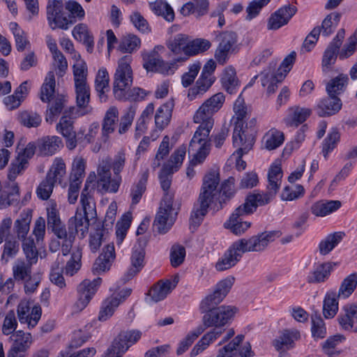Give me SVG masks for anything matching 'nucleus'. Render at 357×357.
<instances>
[{
    "label": "nucleus",
    "mask_w": 357,
    "mask_h": 357,
    "mask_svg": "<svg viewBox=\"0 0 357 357\" xmlns=\"http://www.w3.org/2000/svg\"><path fill=\"white\" fill-rule=\"evenodd\" d=\"M237 312L238 308L231 305L214 306L206 310L202 318L203 324L206 328L213 327L206 333L218 339L225 332L224 326L234 319Z\"/></svg>",
    "instance_id": "nucleus-1"
},
{
    "label": "nucleus",
    "mask_w": 357,
    "mask_h": 357,
    "mask_svg": "<svg viewBox=\"0 0 357 357\" xmlns=\"http://www.w3.org/2000/svg\"><path fill=\"white\" fill-rule=\"evenodd\" d=\"M90 218L76 212L74 217L69 220V229H74L76 233L80 232L82 236L88 231Z\"/></svg>",
    "instance_id": "nucleus-54"
},
{
    "label": "nucleus",
    "mask_w": 357,
    "mask_h": 357,
    "mask_svg": "<svg viewBox=\"0 0 357 357\" xmlns=\"http://www.w3.org/2000/svg\"><path fill=\"white\" fill-rule=\"evenodd\" d=\"M344 36V29H339L336 36L324 52L321 60V66L324 72L329 70L331 66L335 64L338 56V50L342 44Z\"/></svg>",
    "instance_id": "nucleus-12"
},
{
    "label": "nucleus",
    "mask_w": 357,
    "mask_h": 357,
    "mask_svg": "<svg viewBox=\"0 0 357 357\" xmlns=\"http://www.w3.org/2000/svg\"><path fill=\"white\" fill-rule=\"evenodd\" d=\"M296 8L295 6H286L279 8L268 18L267 29L268 30H277L287 24L289 20L295 15Z\"/></svg>",
    "instance_id": "nucleus-18"
},
{
    "label": "nucleus",
    "mask_w": 357,
    "mask_h": 357,
    "mask_svg": "<svg viewBox=\"0 0 357 357\" xmlns=\"http://www.w3.org/2000/svg\"><path fill=\"white\" fill-rule=\"evenodd\" d=\"M338 296L335 291H329L325 296L323 305V314L326 319H331L338 311Z\"/></svg>",
    "instance_id": "nucleus-44"
},
{
    "label": "nucleus",
    "mask_w": 357,
    "mask_h": 357,
    "mask_svg": "<svg viewBox=\"0 0 357 357\" xmlns=\"http://www.w3.org/2000/svg\"><path fill=\"white\" fill-rule=\"evenodd\" d=\"M131 61L132 57L130 56H124L118 62L113 83V93L117 100H123L126 97V91L132 86V70L130 67Z\"/></svg>",
    "instance_id": "nucleus-3"
},
{
    "label": "nucleus",
    "mask_w": 357,
    "mask_h": 357,
    "mask_svg": "<svg viewBox=\"0 0 357 357\" xmlns=\"http://www.w3.org/2000/svg\"><path fill=\"white\" fill-rule=\"evenodd\" d=\"M186 154V146L185 145L180 146L172 154L170 158L166 164L162 167L165 169L169 170V172H177L181 167Z\"/></svg>",
    "instance_id": "nucleus-41"
},
{
    "label": "nucleus",
    "mask_w": 357,
    "mask_h": 357,
    "mask_svg": "<svg viewBox=\"0 0 357 357\" xmlns=\"http://www.w3.org/2000/svg\"><path fill=\"white\" fill-rule=\"evenodd\" d=\"M140 47V38L136 35L128 33L121 38L118 49L123 53L132 54L137 51Z\"/></svg>",
    "instance_id": "nucleus-43"
},
{
    "label": "nucleus",
    "mask_w": 357,
    "mask_h": 357,
    "mask_svg": "<svg viewBox=\"0 0 357 357\" xmlns=\"http://www.w3.org/2000/svg\"><path fill=\"white\" fill-rule=\"evenodd\" d=\"M357 51V29L350 36L346 43L338 50V58L340 60H345L351 57Z\"/></svg>",
    "instance_id": "nucleus-55"
},
{
    "label": "nucleus",
    "mask_w": 357,
    "mask_h": 357,
    "mask_svg": "<svg viewBox=\"0 0 357 357\" xmlns=\"http://www.w3.org/2000/svg\"><path fill=\"white\" fill-rule=\"evenodd\" d=\"M301 337V332L297 328H285L280 331V335L273 340V345L277 351L289 350L295 347L296 342Z\"/></svg>",
    "instance_id": "nucleus-17"
},
{
    "label": "nucleus",
    "mask_w": 357,
    "mask_h": 357,
    "mask_svg": "<svg viewBox=\"0 0 357 357\" xmlns=\"http://www.w3.org/2000/svg\"><path fill=\"white\" fill-rule=\"evenodd\" d=\"M274 198L266 192L264 193H252L247 196L245 202L240 205L245 213H252L258 206H264L271 202Z\"/></svg>",
    "instance_id": "nucleus-27"
},
{
    "label": "nucleus",
    "mask_w": 357,
    "mask_h": 357,
    "mask_svg": "<svg viewBox=\"0 0 357 357\" xmlns=\"http://www.w3.org/2000/svg\"><path fill=\"white\" fill-rule=\"evenodd\" d=\"M241 257V255L237 252V250H236L235 246L232 243L222 257L217 261L215 268L218 271L227 270L234 266Z\"/></svg>",
    "instance_id": "nucleus-32"
},
{
    "label": "nucleus",
    "mask_w": 357,
    "mask_h": 357,
    "mask_svg": "<svg viewBox=\"0 0 357 357\" xmlns=\"http://www.w3.org/2000/svg\"><path fill=\"white\" fill-rule=\"evenodd\" d=\"M211 47V43L205 39L197 38L190 40L188 37V47L186 49V57L193 56L206 51Z\"/></svg>",
    "instance_id": "nucleus-56"
},
{
    "label": "nucleus",
    "mask_w": 357,
    "mask_h": 357,
    "mask_svg": "<svg viewBox=\"0 0 357 357\" xmlns=\"http://www.w3.org/2000/svg\"><path fill=\"white\" fill-rule=\"evenodd\" d=\"M340 17L341 15L336 12L328 14L323 20L321 28H320L322 35L328 36L333 33L340 22Z\"/></svg>",
    "instance_id": "nucleus-58"
},
{
    "label": "nucleus",
    "mask_w": 357,
    "mask_h": 357,
    "mask_svg": "<svg viewBox=\"0 0 357 357\" xmlns=\"http://www.w3.org/2000/svg\"><path fill=\"white\" fill-rule=\"evenodd\" d=\"M220 82L222 88L231 94L236 93L240 86L236 71L231 66L225 68L220 77Z\"/></svg>",
    "instance_id": "nucleus-29"
},
{
    "label": "nucleus",
    "mask_w": 357,
    "mask_h": 357,
    "mask_svg": "<svg viewBox=\"0 0 357 357\" xmlns=\"http://www.w3.org/2000/svg\"><path fill=\"white\" fill-rule=\"evenodd\" d=\"M310 114L311 110L308 108L294 106L288 109L284 121L287 127L296 128L303 123Z\"/></svg>",
    "instance_id": "nucleus-24"
},
{
    "label": "nucleus",
    "mask_w": 357,
    "mask_h": 357,
    "mask_svg": "<svg viewBox=\"0 0 357 357\" xmlns=\"http://www.w3.org/2000/svg\"><path fill=\"white\" fill-rule=\"evenodd\" d=\"M108 139V135H84L79 144L82 148L90 144L91 151L98 153L107 144Z\"/></svg>",
    "instance_id": "nucleus-48"
},
{
    "label": "nucleus",
    "mask_w": 357,
    "mask_h": 357,
    "mask_svg": "<svg viewBox=\"0 0 357 357\" xmlns=\"http://www.w3.org/2000/svg\"><path fill=\"white\" fill-rule=\"evenodd\" d=\"M344 313L338 317V321L342 329L351 331L357 323V305L347 304L343 307Z\"/></svg>",
    "instance_id": "nucleus-30"
},
{
    "label": "nucleus",
    "mask_w": 357,
    "mask_h": 357,
    "mask_svg": "<svg viewBox=\"0 0 357 357\" xmlns=\"http://www.w3.org/2000/svg\"><path fill=\"white\" fill-rule=\"evenodd\" d=\"M188 36L178 33L170 38L166 43L167 48L175 55L184 54L186 56Z\"/></svg>",
    "instance_id": "nucleus-38"
},
{
    "label": "nucleus",
    "mask_w": 357,
    "mask_h": 357,
    "mask_svg": "<svg viewBox=\"0 0 357 357\" xmlns=\"http://www.w3.org/2000/svg\"><path fill=\"white\" fill-rule=\"evenodd\" d=\"M33 264L18 259L13 266V275L15 280L23 281L31 275V267Z\"/></svg>",
    "instance_id": "nucleus-47"
},
{
    "label": "nucleus",
    "mask_w": 357,
    "mask_h": 357,
    "mask_svg": "<svg viewBox=\"0 0 357 357\" xmlns=\"http://www.w3.org/2000/svg\"><path fill=\"white\" fill-rule=\"evenodd\" d=\"M280 236V233L278 231H265L249 238L239 239L234 242L233 245L242 256L245 252L264 250L269 243L273 242Z\"/></svg>",
    "instance_id": "nucleus-4"
},
{
    "label": "nucleus",
    "mask_w": 357,
    "mask_h": 357,
    "mask_svg": "<svg viewBox=\"0 0 357 357\" xmlns=\"http://www.w3.org/2000/svg\"><path fill=\"white\" fill-rule=\"evenodd\" d=\"M148 178L149 170L146 169L142 174L138 182L132 185L130 196L132 199V205H135L139 203L142 195L146 191Z\"/></svg>",
    "instance_id": "nucleus-45"
},
{
    "label": "nucleus",
    "mask_w": 357,
    "mask_h": 357,
    "mask_svg": "<svg viewBox=\"0 0 357 357\" xmlns=\"http://www.w3.org/2000/svg\"><path fill=\"white\" fill-rule=\"evenodd\" d=\"M135 114V109L130 107L119 123V110L116 107H110L104 116L102 130L105 134L118 131L119 134L128 132Z\"/></svg>",
    "instance_id": "nucleus-2"
},
{
    "label": "nucleus",
    "mask_w": 357,
    "mask_h": 357,
    "mask_svg": "<svg viewBox=\"0 0 357 357\" xmlns=\"http://www.w3.org/2000/svg\"><path fill=\"white\" fill-rule=\"evenodd\" d=\"M234 281L235 278L234 277L229 276L218 282L213 293L207 295L201 301L200 310L205 312L220 304L229 292Z\"/></svg>",
    "instance_id": "nucleus-9"
},
{
    "label": "nucleus",
    "mask_w": 357,
    "mask_h": 357,
    "mask_svg": "<svg viewBox=\"0 0 357 357\" xmlns=\"http://www.w3.org/2000/svg\"><path fill=\"white\" fill-rule=\"evenodd\" d=\"M101 282L100 278H97L93 280L85 279L78 285V299L74 305L75 310L81 311L87 306L97 292Z\"/></svg>",
    "instance_id": "nucleus-11"
},
{
    "label": "nucleus",
    "mask_w": 357,
    "mask_h": 357,
    "mask_svg": "<svg viewBox=\"0 0 357 357\" xmlns=\"http://www.w3.org/2000/svg\"><path fill=\"white\" fill-rule=\"evenodd\" d=\"M9 27L15 37L17 50L20 52L24 51L26 46L29 45L25 32L16 22H10Z\"/></svg>",
    "instance_id": "nucleus-61"
},
{
    "label": "nucleus",
    "mask_w": 357,
    "mask_h": 357,
    "mask_svg": "<svg viewBox=\"0 0 357 357\" xmlns=\"http://www.w3.org/2000/svg\"><path fill=\"white\" fill-rule=\"evenodd\" d=\"M63 146L61 139L56 135H47L38 140V151L42 155H52Z\"/></svg>",
    "instance_id": "nucleus-25"
},
{
    "label": "nucleus",
    "mask_w": 357,
    "mask_h": 357,
    "mask_svg": "<svg viewBox=\"0 0 357 357\" xmlns=\"http://www.w3.org/2000/svg\"><path fill=\"white\" fill-rule=\"evenodd\" d=\"M254 135H233L234 146L237 148L235 152L247 153L255 144Z\"/></svg>",
    "instance_id": "nucleus-57"
},
{
    "label": "nucleus",
    "mask_w": 357,
    "mask_h": 357,
    "mask_svg": "<svg viewBox=\"0 0 357 357\" xmlns=\"http://www.w3.org/2000/svg\"><path fill=\"white\" fill-rule=\"evenodd\" d=\"M66 173V164L63 160L61 158H55L46 177L55 183H61Z\"/></svg>",
    "instance_id": "nucleus-50"
},
{
    "label": "nucleus",
    "mask_w": 357,
    "mask_h": 357,
    "mask_svg": "<svg viewBox=\"0 0 357 357\" xmlns=\"http://www.w3.org/2000/svg\"><path fill=\"white\" fill-rule=\"evenodd\" d=\"M17 317L21 324H26L29 328H34L40 319L42 310L38 305L32 308L26 301H22L17 306Z\"/></svg>",
    "instance_id": "nucleus-15"
},
{
    "label": "nucleus",
    "mask_w": 357,
    "mask_h": 357,
    "mask_svg": "<svg viewBox=\"0 0 357 357\" xmlns=\"http://www.w3.org/2000/svg\"><path fill=\"white\" fill-rule=\"evenodd\" d=\"M109 76L106 68H101L98 70L95 79V88L99 97L103 98L106 92L109 89Z\"/></svg>",
    "instance_id": "nucleus-52"
},
{
    "label": "nucleus",
    "mask_w": 357,
    "mask_h": 357,
    "mask_svg": "<svg viewBox=\"0 0 357 357\" xmlns=\"http://www.w3.org/2000/svg\"><path fill=\"white\" fill-rule=\"evenodd\" d=\"M87 67L84 61H78L73 65V77L75 87L88 85L87 77Z\"/></svg>",
    "instance_id": "nucleus-60"
},
{
    "label": "nucleus",
    "mask_w": 357,
    "mask_h": 357,
    "mask_svg": "<svg viewBox=\"0 0 357 357\" xmlns=\"http://www.w3.org/2000/svg\"><path fill=\"white\" fill-rule=\"evenodd\" d=\"M220 174L218 170H211L204 176L198 202L210 206L216 202L220 204L225 202V199H220Z\"/></svg>",
    "instance_id": "nucleus-6"
},
{
    "label": "nucleus",
    "mask_w": 357,
    "mask_h": 357,
    "mask_svg": "<svg viewBox=\"0 0 357 357\" xmlns=\"http://www.w3.org/2000/svg\"><path fill=\"white\" fill-rule=\"evenodd\" d=\"M114 258V246L113 245H106L93 264V273L100 274L109 270Z\"/></svg>",
    "instance_id": "nucleus-23"
},
{
    "label": "nucleus",
    "mask_w": 357,
    "mask_h": 357,
    "mask_svg": "<svg viewBox=\"0 0 357 357\" xmlns=\"http://www.w3.org/2000/svg\"><path fill=\"white\" fill-rule=\"evenodd\" d=\"M144 67L147 71L169 75L173 74L176 68L174 63L165 62L154 54L144 57Z\"/></svg>",
    "instance_id": "nucleus-19"
},
{
    "label": "nucleus",
    "mask_w": 357,
    "mask_h": 357,
    "mask_svg": "<svg viewBox=\"0 0 357 357\" xmlns=\"http://www.w3.org/2000/svg\"><path fill=\"white\" fill-rule=\"evenodd\" d=\"M141 336L142 333L139 331H121L114 339L106 352L109 353L111 356L123 355L141 338Z\"/></svg>",
    "instance_id": "nucleus-10"
},
{
    "label": "nucleus",
    "mask_w": 357,
    "mask_h": 357,
    "mask_svg": "<svg viewBox=\"0 0 357 357\" xmlns=\"http://www.w3.org/2000/svg\"><path fill=\"white\" fill-rule=\"evenodd\" d=\"M210 140L208 135H193L190 148L197 153L190 160L192 165H199L204 162L210 152Z\"/></svg>",
    "instance_id": "nucleus-13"
},
{
    "label": "nucleus",
    "mask_w": 357,
    "mask_h": 357,
    "mask_svg": "<svg viewBox=\"0 0 357 357\" xmlns=\"http://www.w3.org/2000/svg\"><path fill=\"white\" fill-rule=\"evenodd\" d=\"M144 250L140 246H135L131 255L132 268L129 270L128 274L130 276L137 273L144 266Z\"/></svg>",
    "instance_id": "nucleus-59"
},
{
    "label": "nucleus",
    "mask_w": 357,
    "mask_h": 357,
    "mask_svg": "<svg viewBox=\"0 0 357 357\" xmlns=\"http://www.w3.org/2000/svg\"><path fill=\"white\" fill-rule=\"evenodd\" d=\"M208 207L209 205L197 202V205L194 207L191 213L190 218V226L197 227L201 224L204 217L208 212Z\"/></svg>",
    "instance_id": "nucleus-62"
},
{
    "label": "nucleus",
    "mask_w": 357,
    "mask_h": 357,
    "mask_svg": "<svg viewBox=\"0 0 357 357\" xmlns=\"http://www.w3.org/2000/svg\"><path fill=\"white\" fill-rule=\"evenodd\" d=\"M349 78L347 75L340 74L331 79L326 84V89L328 96L341 94L347 87Z\"/></svg>",
    "instance_id": "nucleus-42"
},
{
    "label": "nucleus",
    "mask_w": 357,
    "mask_h": 357,
    "mask_svg": "<svg viewBox=\"0 0 357 357\" xmlns=\"http://www.w3.org/2000/svg\"><path fill=\"white\" fill-rule=\"evenodd\" d=\"M344 231H335L327 235L319 244V251L321 255L329 254L345 237Z\"/></svg>",
    "instance_id": "nucleus-36"
},
{
    "label": "nucleus",
    "mask_w": 357,
    "mask_h": 357,
    "mask_svg": "<svg viewBox=\"0 0 357 357\" xmlns=\"http://www.w3.org/2000/svg\"><path fill=\"white\" fill-rule=\"evenodd\" d=\"M296 53L295 52H291L284 59L279 68L275 73L276 78L278 80H283L284 79L288 73L291 70L296 61Z\"/></svg>",
    "instance_id": "nucleus-63"
},
{
    "label": "nucleus",
    "mask_w": 357,
    "mask_h": 357,
    "mask_svg": "<svg viewBox=\"0 0 357 357\" xmlns=\"http://www.w3.org/2000/svg\"><path fill=\"white\" fill-rule=\"evenodd\" d=\"M312 335L314 338L322 339L326 335V328L325 323L320 315L317 314H312L311 317Z\"/></svg>",
    "instance_id": "nucleus-64"
},
{
    "label": "nucleus",
    "mask_w": 357,
    "mask_h": 357,
    "mask_svg": "<svg viewBox=\"0 0 357 357\" xmlns=\"http://www.w3.org/2000/svg\"><path fill=\"white\" fill-rule=\"evenodd\" d=\"M112 158L108 155L102 156L97 169V189L101 193L116 192L119 188L121 179H112Z\"/></svg>",
    "instance_id": "nucleus-7"
},
{
    "label": "nucleus",
    "mask_w": 357,
    "mask_h": 357,
    "mask_svg": "<svg viewBox=\"0 0 357 357\" xmlns=\"http://www.w3.org/2000/svg\"><path fill=\"white\" fill-rule=\"evenodd\" d=\"M178 209L173 207V196L166 193L161 202L154 220V225L160 234H165L174 225Z\"/></svg>",
    "instance_id": "nucleus-5"
},
{
    "label": "nucleus",
    "mask_w": 357,
    "mask_h": 357,
    "mask_svg": "<svg viewBox=\"0 0 357 357\" xmlns=\"http://www.w3.org/2000/svg\"><path fill=\"white\" fill-rule=\"evenodd\" d=\"M357 287V273H354L346 277L341 283L338 298H347L354 291Z\"/></svg>",
    "instance_id": "nucleus-53"
},
{
    "label": "nucleus",
    "mask_w": 357,
    "mask_h": 357,
    "mask_svg": "<svg viewBox=\"0 0 357 357\" xmlns=\"http://www.w3.org/2000/svg\"><path fill=\"white\" fill-rule=\"evenodd\" d=\"M208 9V0H190L182 6L181 13L184 16L195 15L199 17L205 15Z\"/></svg>",
    "instance_id": "nucleus-35"
},
{
    "label": "nucleus",
    "mask_w": 357,
    "mask_h": 357,
    "mask_svg": "<svg viewBox=\"0 0 357 357\" xmlns=\"http://www.w3.org/2000/svg\"><path fill=\"white\" fill-rule=\"evenodd\" d=\"M179 280L178 275L172 279L160 280L149 291V295L155 302L165 299L167 296L176 287Z\"/></svg>",
    "instance_id": "nucleus-21"
},
{
    "label": "nucleus",
    "mask_w": 357,
    "mask_h": 357,
    "mask_svg": "<svg viewBox=\"0 0 357 357\" xmlns=\"http://www.w3.org/2000/svg\"><path fill=\"white\" fill-rule=\"evenodd\" d=\"M219 45L215 52V59L220 65H224L229 55L238 52L240 44L237 34L234 31H225L218 36Z\"/></svg>",
    "instance_id": "nucleus-8"
},
{
    "label": "nucleus",
    "mask_w": 357,
    "mask_h": 357,
    "mask_svg": "<svg viewBox=\"0 0 357 357\" xmlns=\"http://www.w3.org/2000/svg\"><path fill=\"white\" fill-rule=\"evenodd\" d=\"M243 208L238 206L231 215L229 219L225 222V227L229 229L236 235H241L251 226V223L247 221H241V217L250 215V213L243 211Z\"/></svg>",
    "instance_id": "nucleus-20"
},
{
    "label": "nucleus",
    "mask_w": 357,
    "mask_h": 357,
    "mask_svg": "<svg viewBox=\"0 0 357 357\" xmlns=\"http://www.w3.org/2000/svg\"><path fill=\"white\" fill-rule=\"evenodd\" d=\"M47 20L49 26L53 30L61 29L66 30L68 29V20L64 16L63 9L59 11L54 10L53 12L47 13Z\"/></svg>",
    "instance_id": "nucleus-46"
},
{
    "label": "nucleus",
    "mask_w": 357,
    "mask_h": 357,
    "mask_svg": "<svg viewBox=\"0 0 357 357\" xmlns=\"http://www.w3.org/2000/svg\"><path fill=\"white\" fill-rule=\"evenodd\" d=\"M72 34L76 40L83 43L86 46L88 52L92 51L94 45L93 36L86 24H77L73 28Z\"/></svg>",
    "instance_id": "nucleus-37"
},
{
    "label": "nucleus",
    "mask_w": 357,
    "mask_h": 357,
    "mask_svg": "<svg viewBox=\"0 0 357 357\" xmlns=\"http://www.w3.org/2000/svg\"><path fill=\"white\" fill-rule=\"evenodd\" d=\"M31 222V213L29 211H23L18 219L14 223V232L18 240L22 243L26 239H32L31 236H27L30 230V223Z\"/></svg>",
    "instance_id": "nucleus-28"
},
{
    "label": "nucleus",
    "mask_w": 357,
    "mask_h": 357,
    "mask_svg": "<svg viewBox=\"0 0 357 357\" xmlns=\"http://www.w3.org/2000/svg\"><path fill=\"white\" fill-rule=\"evenodd\" d=\"M55 92V77L52 71H50L40 89V98L43 102L50 101Z\"/></svg>",
    "instance_id": "nucleus-51"
},
{
    "label": "nucleus",
    "mask_w": 357,
    "mask_h": 357,
    "mask_svg": "<svg viewBox=\"0 0 357 357\" xmlns=\"http://www.w3.org/2000/svg\"><path fill=\"white\" fill-rule=\"evenodd\" d=\"M80 202L84 216L90 218L91 220H94L96 218V204L86 187L81 193Z\"/></svg>",
    "instance_id": "nucleus-49"
},
{
    "label": "nucleus",
    "mask_w": 357,
    "mask_h": 357,
    "mask_svg": "<svg viewBox=\"0 0 357 357\" xmlns=\"http://www.w3.org/2000/svg\"><path fill=\"white\" fill-rule=\"evenodd\" d=\"M334 266L335 264L332 262L317 264L307 274L306 282L309 284H319L326 282L333 271Z\"/></svg>",
    "instance_id": "nucleus-22"
},
{
    "label": "nucleus",
    "mask_w": 357,
    "mask_h": 357,
    "mask_svg": "<svg viewBox=\"0 0 357 357\" xmlns=\"http://www.w3.org/2000/svg\"><path fill=\"white\" fill-rule=\"evenodd\" d=\"M174 105L173 101L169 100L157 109L155 123L158 131L163 130L169 123Z\"/></svg>",
    "instance_id": "nucleus-33"
},
{
    "label": "nucleus",
    "mask_w": 357,
    "mask_h": 357,
    "mask_svg": "<svg viewBox=\"0 0 357 357\" xmlns=\"http://www.w3.org/2000/svg\"><path fill=\"white\" fill-rule=\"evenodd\" d=\"M225 100V96L222 93L214 94L199 107L194 116V120L200 121L206 117L213 118V115L222 107Z\"/></svg>",
    "instance_id": "nucleus-14"
},
{
    "label": "nucleus",
    "mask_w": 357,
    "mask_h": 357,
    "mask_svg": "<svg viewBox=\"0 0 357 357\" xmlns=\"http://www.w3.org/2000/svg\"><path fill=\"white\" fill-rule=\"evenodd\" d=\"M121 303V300L116 296H111L106 298L102 303L98 319L104 321L109 319Z\"/></svg>",
    "instance_id": "nucleus-40"
},
{
    "label": "nucleus",
    "mask_w": 357,
    "mask_h": 357,
    "mask_svg": "<svg viewBox=\"0 0 357 357\" xmlns=\"http://www.w3.org/2000/svg\"><path fill=\"white\" fill-rule=\"evenodd\" d=\"M49 102L46 112L45 119L47 122H54L61 113L66 102V97L63 95L58 94L54 96Z\"/></svg>",
    "instance_id": "nucleus-34"
},
{
    "label": "nucleus",
    "mask_w": 357,
    "mask_h": 357,
    "mask_svg": "<svg viewBox=\"0 0 357 357\" xmlns=\"http://www.w3.org/2000/svg\"><path fill=\"white\" fill-rule=\"evenodd\" d=\"M77 105L82 115L86 114L91 111L89 106L90 100V88L89 85L75 86Z\"/></svg>",
    "instance_id": "nucleus-39"
},
{
    "label": "nucleus",
    "mask_w": 357,
    "mask_h": 357,
    "mask_svg": "<svg viewBox=\"0 0 357 357\" xmlns=\"http://www.w3.org/2000/svg\"><path fill=\"white\" fill-rule=\"evenodd\" d=\"M342 107L340 99L335 96H328L321 99L317 106V114L320 116L333 115Z\"/></svg>",
    "instance_id": "nucleus-26"
},
{
    "label": "nucleus",
    "mask_w": 357,
    "mask_h": 357,
    "mask_svg": "<svg viewBox=\"0 0 357 357\" xmlns=\"http://www.w3.org/2000/svg\"><path fill=\"white\" fill-rule=\"evenodd\" d=\"M11 347L8 353V357H15L19 353L26 351L33 343L32 335L19 330L13 333L10 337Z\"/></svg>",
    "instance_id": "nucleus-16"
},
{
    "label": "nucleus",
    "mask_w": 357,
    "mask_h": 357,
    "mask_svg": "<svg viewBox=\"0 0 357 357\" xmlns=\"http://www.w3.org/2000/svg\"><path fill=\"white\" fill-rule=\"evenodd\" d=\"M342 206L338 200H321L314 203L310 208L311 212L317 217H324L336 211Z\"/></svg>",
    "instance_id": "nucleus-31"
}]
</instances>
